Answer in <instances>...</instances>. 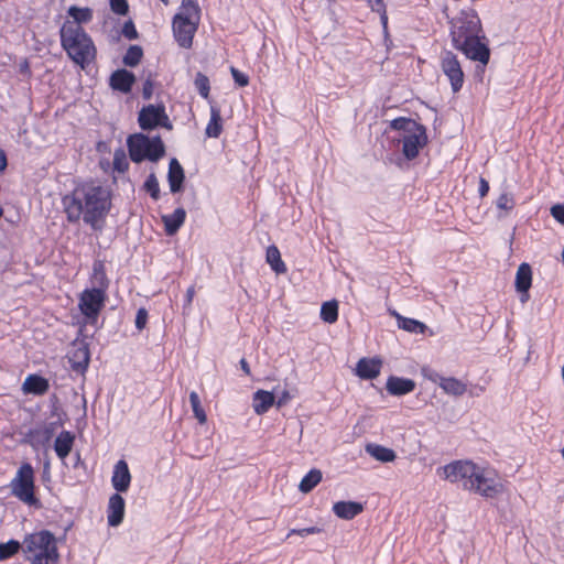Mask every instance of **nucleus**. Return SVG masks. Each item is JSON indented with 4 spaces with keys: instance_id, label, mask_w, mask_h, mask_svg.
Listing matches in <instances>:
<instances>
[{
    "instance_id": "obj_1",
    "label": "nucleus",
    "mask_w": 564,
    "mask_h": 564,
    "mask_svg": "<svg viewBox=\"0 0 564 564\" xmlns=\"http://www.w3.org/2000/svg\"><path fill=\"white\" fill-rule=\"evenodd\" d=\"M63 206L69 221L83 218L93 229H100L111 207L110 193L94 183L83 184L64 196Z\"/></svg>"
},
{
    "instance_id": "obj_2",
    "label": "nucleus",
    "mask_w": 564,
    "mask_h": 564,
    "mask_svg": "<svg viewBox=\"0 0 564 564\" xmlns=\"http://www.w3.org/2000/svg\"><path fill=\"white\" fill-rule=\"evenodd\" d=\"M440 478L459 482L462 487L486 498H495L505 491L497 474L470 460H455L437 469Z\"/></svg>"
},
{
    "instance_id": "obj_3",
    "label": "nucleus",
    "mask_w": 564,
    "mask_h": 564,
    "mask_svg": "<svg viewBox=\"0 0 564 564\" xmlns=\"http://www.w3.org/2000/svg\"><path fill=\"white\" fill-rule=\"evenodd\" d=\"M61 39L63 47L76 64L84 67L94 59V43L83 29H75L74 24L63 25Z\"/></svg>"
},
{
    "instance_id": "obj_4",
    "label": "nucleus",
    "mask_w": 564,
    "mask_h": 564,
    "mask_svg": "<svg viewBox=\"0 0 564 564\" xmlns=\"http://www.w3.org/2000/svg\"><path fill=\"white\" fill-rule=\"evenodd\" d=\"M199 20L200 9L196 0H182L180 11L173 19L174 36L182 47L192 46Z\"/></svg>"
},
{
    "instance_id": "obj_5",
    "label": "nucleus",
    "mask_w": 564,
    "mask_h": 564,
    "mask_svg": "<svg viewBox=\"0 0 564 564\" xmlns=\"http://www.w3.org/2000/svg\"><path fill=\"white\" fill-rule=\"evenodd\" d=\"M391 128L402 132V153L408 160L417 156L420 150L426 144L427 137L425 128L414 120L397 118L391 121Z\"/></svg>"
},
{
    "instance_id": "obj_6",
    "label": "nucleus",
    "mask_w": 564,
    "mask_h": 564,
    "mask_svg": "<svg viewBox=\"0 0 564 564\" xmlns=\"http://www.w3.org/2000/svg\"><path fill=\"white\" fill-rule=\"evenodd\" d=\"M128 148L130 158L135 163L143 160L158 161L165 152L159 137L149 138L141 133L129 137Z\"/></svg>"
},
{
    "instance_id": "obj_7",
    "label": "nucleus",
    "mask_w": 564,
    "mask_h": 564,
    "mask_svg": "<svg viewBox=\"0 0 564 564\" xmlns=\"http://www.w3.org/2000/svg\"><path fill=\"white\" fill-rule=\"evenodd\" d=\"M451 24L452 42L484 33L480 18L473 8L462 10Z\"/></svg>"
},
{
    "instance_id": "obj_8",
    "label": "nucleus",
    "mask_w": 564,
    "mask_h": 564,
    "mask_svg": "<svg viewBox=\"0 0 564 564\" xmlns=\"http://www.w3.org/2000/svg\"><path fill=\"white\" fill-rule=\"evenodd\" d=\"M10 486L13 496L30 506L35 505L34 470L31 464L25 463L18 469Z\"/></svg>"
},
{
    "instance_id": "obj_9",
    "label": "nucleus",
    "mask_w": 564,
    "mask_h": 564,
    "mask_svg": "<svg viewBox=\"0 0 564 564\" xmlns=\"http://www.w3.org/2000/svg\"><path fill=\"white\" fill-rule=\"evenodd\" d=\"M105 300L106 293L101 289H88L82 292L78 308L86 324H96Z\"/></svg>"
},
{
    "instance_id": "obj_10",
    "label": "nucleus",
    "mask_w": 564,
    "mask_h": 564,
    "mask_svg": "<svg viewBox=\"0 0 564 564\" xmlns=\"http://www.w3.org/2000/svg\"><path fill=\"white\" fill-rule=\"evenodd\" d=\"M421 373L426 380L436 383L447 395L460 398L467 392V383L456 377L442 376L426 367L422 368Z\"/></svg>"
},
{
    "instance_id": "obj_11",
    "label": "nucleus",
    "mask_w": 564,
    "mask_h": 564,
    "mask_svg": "<svg viewBox=\"0 0 564 564\" xmlns=\"http://www.w3.org/2000/svg\"><path fill=\"white\" fill-rule=\"evenodd\" d=\"M486 40L484 33L453 42L455 48L462 51L466 57L487 65L490 57V50L484 42Z\"/></svg>"
},
{
    "instance_id": "obj_12",
    "label": "nucleus",
    "mask_w": 564,
    "mask_h": 564,
    "mask_svg": "<svg viewBox=\"0 0 564 564\" xmlns=\"http://www.w3.org/2000/svg\"><path fill=\"white\" fill-rule=\"evenodd\" d=\"M441 69L447 77L452 90L457 93L460 90L464 84V72L457 56L451 52L445 51L441 54Z\"/></svg>"
},
{
    "instance_id": "obj_13",
    "label": "nucleus",
    "mask_w": 564,
    "mask_h": 564,
    "mask_svg": "<svg viewBox=\"0 0 564 564\" xmlns=\"http://www.w3.org/2000/svg\"><path fill=\"white\" fill-rule=\"evenodd\" d=\"M56 538L50 531L37 533V564H57Z\"/></svg>"
},
{
    "instance_id": "obj_14",
    "label": "nucleus",
    "mask_w": 564,
    "mask_h": 564,
    "mask_svg": "<svg viewBox=\"0 0 564 564\" xmlns=\"http://www.w3.org/2000/svg\"><path fill=\"white\" fill-rule=\"evenodd\" d=\"M139 122L142 129H152L156 126H162L171 129L169 118L165 115L163 107L150 105L143 108L139 115Z\"/></svg>"
},
{
    "instance_id": "obj_15",
    "label": "nucleus",
    "mask_w": 564,
    "mask_h": 564,
    "mask_svg": "<svg viewBox=\"0 0 564 564\" xmlns=\"http://www.w3.org/2000/svg\"><path fill=\"white\" fill-rule=\"evenodd\" d=\"M89 349L84 340H75L68 350V360L73 370L84 373L89 365Z\"/></svg>"
},
{
    "instance_id": "obj_16",
    "label": "nucleus",
    "mask_w": 564,
    "mask_h": 564,
    "mask_svg": "<svg viewBox=\"0 0 564 564\" xmlns=\"http://www.w3.org/2000/svg\"><path fill=\"white\" fill-rule=\"evenodd\" d=\"M124 499L118 494H112L109 497L107 506V521L110 527H118L122 523L124 518Z\"/></svg>"
},
{
    "instance_id": "obj_17",
    "label": "nucleus",
    "mask_w": 564,
    "mask_h": 564,
    "mask_svg": "<svg viewBox=\"0 0 564 564\" xmlns=\"http://www.w3.org/2000/svg\"><path fill=\"white\" fill-rule=\"evenodd\" d=\"M131 474L126 460L120 459L113 466L111 485L117 492H126L131 484Z\"/></svg>"
},
{
    "instance_id": "obj_18",
    "label": "nucleus",
    "mask_w": 564,
    "mask_h": 564,
    "mask_svg": "<svg viewBox=\"0 0 564 564\" xmlns=\"http://www.w3.org/2000/svg\"><path fill=\"white\" fill-rule=\"evenodd\" d=\"M532 283V270L528 263H521L516 274V289L521 293V302L525 303L529 299V289Z\"/></svg>"
},
{
    "instance_id": "obj_19",
    "label": "nucleus",
    "mask_w": 564,
    "mask_h": 564,
    "mask_svg": "<svg viewBox=\"0 0 564 564\" xmlns=\"http://www.w3.org/2000/svg\"><path fill=\"white\" fill-rule=\"evenodd\" d=\"M382 361L379 358H361L356 366V375L361 379H375L379 376Z\"/></svg>"
},
{
    "instance_id": "obj_20",
    "label": "nucleus",
    "mask_w": 564,
    "mask_h": 564,
    "mask_svg": "<svg viewBox=\"0 0 564 564\" xmlns=\"http://www.w3.org/2000/svg\"><path fill=\"white\" fill-rule=\"evenodd\" d=\"M386 388L392 395H403L414 390L415 382L411 379L392 376L388 379Z\"/></svg>"
},
{
    "instance_id": "obj_21",
    "label": "nucleus",
    "mask_w": 564,
    "mask_h": 564,
    "mask_svg": "<svg viewBox=\"0 0 564 564\" xmlns=\"http://www.w3.org/2000/svg\"><path fill=\"white\" fill-rule=\"evenodd\" d=\"M68 19L63 25L74 24L75 29H83L82 24L88 23L93 19V12L89 8L69 7Z\"/></svg>"
},
{
    "instance_id": "obj_22",
    "label": "nucleus",
    "mask_w": 564,
    "mask_h": 564,
    "mask_svg": "<svg viewBox=\"0 0 564 564\" xmlns=\"http://www.w3.org/2000/svg\"><path fill=\"white\" fill-rule=\"evenodd\" d=\"M274 395L270 391L258 390L252 397V408L258 415H262L269 411L274 404Z\"/></svg>"
},
{
    "instance_id": "obj_23",
    "label": "nucleus",
    "mask_w": 564,
    "mask_h": 564,
    "mask_svg": "<svg viewBox=\"0 0 564 564\" xmlns=\"http://www.w3.org/2000/svg\"><path fill=\"white\" fill-rule=\"evenodd\" d=\"M362 505L355 501H338L334 503V513L345 520H350L362 511Z\"/></svg>"
},
{
    "instance_id": "obj_24",
    "label": "nucleus",
    "mask_w": 564,
    "mask_h": 564,
    "mask_svg": "<svg viewBox=\"0 0 564 564\" xmlns=\"http://www.w3.org/2000/svg\"><path fill=\"white\" fill-rule=\"evenodd\" d=\"M134 83V76L132 73L126 69H119L115 72L110 77V85L113 89L122 93H128Z\"/></svg>"
},
{
    "instance_id": "obj_25",
    "label": "nucleus",
    "mask_w": 564,
    "mask_h": 564,
    "mask_svg": "<svg viewBox=\"0 0 564 564\" xmlns=\"http://www.w3.org/2000/svg\"><path fill=\"white\" fill-rule=\"evenodd\" d=\"M75 436L70 432L63 431L58 434L54 442V451L61 459H65L74 445Z\"/></svg>"
},
{
    "instance_id": "obj_26",
    "label": "nucleus",
    "mask_w": 564,
    "mask_h": 564,
    "mask_svg": "<svg viewBox=\"0 0 564 564\" xmlns=\"http://www.w3.org/2000/svg\"><path fill=\"white\" fill-rule=\"evenodd\" d=\"M167 178L171 192H180L184 181V171L176 159H172L170 161Z\"/></svg>"
},
{
    "instance_id": "obj_27",
    "label": "nucleus",
    "mask_w": 564,
    "mask_h": 564,
    "mask_svg": "<svg viewBox=\"0 0 564 564\" xmlns=\"http://www.w3.org/2000/svg\"><path fill=\"white\" fill-rule=\"evenodd\" d=\"M365 449L367 454L381 463H391L397 458V454L392 448L379 444H367Z\"/></svg>"
},
{
    "instance_id": "obj_28",
    "label": "nucleus",
    "mask_w": 564,
    "mask_h": 564,
    "mask_svg": "<svg viewBox=\"0 0 564 564\" xmlns=\"http://www.w3.org/2000/svg\"><path fill=\"white\" fill-rule=\"evenodd\" d=\"M186 212L184 208H176L171 215L162 217L165 230L169 235H174L184 224Z\"/></svg>"
},
{
    "instance_id": "obj_29",
    "label": "nucleus",
    "mask_w": 564,
    "mask_h": 564,
    "mask_svg": "<svg viewBox=\"0 0 564 564\" xmlns=\"http://www.w3.org/2000/svg\"><path fill=\"white\" fill-rule=\"evenodd\" d=\"M223 131V119L220 109L216 106L210 107V120L206 127L205 133L208 138H218Z\"/></svg>"
},
{
    "instance_id": "obj_30",
    "label": "nucleus",
    "mask_w": 564,
    "mask_h": 564,
    "mask_svg": "<svg viewBox=\"0 0 564 564\" xmlns=\"http://www.w3.org/2000/svg\"><path fill=\"white\" fill-rule=\"evenodd\" d=\"M265 260L276 274H282L286 272V265L281 259V253L275 246L268 247Z\"/></svg>"
},
{
    "instance_id": "obj_31",
    "label": "nucleus",
    "mask_w": 564,
    "mask_h": 564,
    "mask_svg": "<svg viewBox=\"0 0 564 564\" xmlns=\"http://www.w3.org/2000/svg\"><path fill=\"white\" fill-rule=\"evenodd\" d=\"M392 315L397 318L398 326L409 333L423 334L426 328V326L420 321L404 317L397 312H392Z\"/></svg>"
},
{
    "instance_id": "obj_32",
    "label": "nucleus",
    "mask_w": 564,
    "mask_h": 564,
    "mask_svg": "<svg viewBox=\"0 0 564 564\" xmlns=\"http://www.w3.org/2000/svg\"><path fill=\"white\" fill-rule=\"evenodd\" d=\"M322 480V473L318 469H312L307 475L301 480L299 485L300 491L303 494L310 492L315 486L319 484Z\"/></svg>"
},
{
    "instance_id": "obj_33",
    "label": "nucleus",
    "mask_w": 564,
    "mask_h": 564,
    "mask_svg": "<svg viewBox=\"0 0 564 564\" xmlns=\"http://www.w3.org/2000/svg\"><path fill=\"white\" fill-rule=\"evenodd\" d=\"M321 318L328 324H333L338 318V303L337 301H328L322 304Z\"/></svg>"
},
{
    "instance_id": "obj_34",
    "label": "nucleus",
    "mask_w": 564,
    "mask_h": 564,
    "mask_svg": "<svg viewBox=\"0 0 564 564\" xmlns=\"http://www.w3.org/2000/svg\"><path fill=\"white\" fill-rule=\"evenodd\" d=\"M93 283L96 285L94 289H101L104 292L108 286V279L105 272V265L101 261H96L93 268Z\"/></svg>"
},
{
    "instance_id": "obj_35",
    "label": "nucleus",
    "mask_w": 564,
    "mask_h": 564,
    "mask_svg": "<svg viewBox=\"0 0 564 564\" xmlns=\"http://www.w3.org/2000/svg\"><path fill=\"white\" fill-rule=\"evenodd\" d=\"M189 402H191V406H192L194 416L197 419V421L200 424H205L207 422V415L200 404V400H199L197 392L192 391L189 393Z\"/></svg>"
},
{
    "instance_id": "obj_36",
    "label": "nucleus",
    "mask_w": 564,
    "mask_h": 564,
    "mask_svg": "<svg viewBox=\"0 0 564 564\" xmlns=\"http://www.w3.org/2000/svg\"><path fill=\"white\" fill-rule=\"evenodd\" d=\"M52 402V414H51V421L48 423V430L47 433L52 434L55 429L59 427L63 423L62 413L59 411V406L57 404V399L53 397L51 399Z\"/></svg>"
},
{
    "instance_id": "obj_37",
    "label": "nucleus",
    "mask_w": 564,
    "mask_h": 564,
    "mask_svg": "<svg viewBox=\"0 0 564 564\" xmlns=\"http://www.w3.org/2000/svg\"><path fill=\"white\" fill-rule=\"evenodd\" d=\"M22 550L26 554V560L30 564H35V533L26 535Z\"/></svg>"
},
{
    "instance_id": "obj_38",
    "label": "nucleus",
    "mask_w": 564,
    "mask_h": 564,
    "mask_svg": "<svg viewBox=\"0 0 564 564\" xmlns=\"http://www.w3.org/2000/svg\"><path fill=\"white\" fill-rule=\"evenodd\" d=\"M20 547V543L15 540H10L7 543H0V561L10 558L19 551Z\"/></svg>"
},
{
    "instance_id": "obj_39",
    "label": "nucleus",
    "mask_w": 564,
    "mask_h": 564,
    "mask_svg": "<svg viewBox=\"0 0 564 564\" xmlns=\"http://www.w3.org/2000/svg\"><path fill=\"white\" fill-rule=\"evenodd\" d=\"M142 57V50L140 46L133 45L130 46L127 51L123 63L128 66H135Z\"/></svg>"
},
{
    "instance_id": "obj_40",
    "label": "nucleus",
    "mask_w": 564,
    "mask_h": 564,
    "mask_svg": "<svg viewBox=\"0 0 564 564\" xmlns=\"http://www.w3.org/2000/svg\"><path fill=\"white\" fill-rule=\"evenodd\" d=\"M128 166L126 152L122 149L116 150L113 153V169L119 173H123L128 170Z\"/></svg>"
},
{
    "instance_id": "obj_41",
    "label": "nucleus",
    "mask_w": 564,
    "mask_h": 564,
    "mask_svg": "<svg viewBox=\"0 0 564 564\" xmlns=\"http://www.w3.org/2000/svg\"><path fill=\"white\" fill-rule=\"evenodd\" d=\"M514 198L510 193H502L497 199V208L508 214L514 207Z\"/></svg>"
},
{
    "instance_id": "obj_42",
    "label": "nucleus",
    "mask_w": 564,
    "mask_h": 564,
    "mask_svg": "<svg viewBox=\"0 0 564 564\" xmlns=\"http://www.w3.org/2000/svg\"><path fill=\"white\" fill-rule=\"evenodd\" d=\"M195 87L203 98H208L210 87L207 76L202 73H197L195 78Z\"/></svg>"
},
{
    "instance_id": "obj_43",
    "label": "nucleus",
    "mask_w": 564,
    "mask_h": 564,
    "mask_svg": "<svg viewBox=\"0 0 564 564\" xmlns=\"http://www.w3.org/2000/svg\"><path fill=\"white\" fill-rule=\"evenodd\" d=\"M368 4L372 11H376L380 14L381 23L386 28L388 23V17L383 0H368Z\"/></svg>"
},
{
    "instance_id": "obj_44",
    "label": "nucleus",
    "mask_w": 564,
    "mask_h": 564,
    "mask_svg": "<svg viewBox=\"0 0 564 564\" xmlns=\"http://www.w3.org/2000/svg\"><path fill=\"white\" fill-rule=\"evenodd\" d=\"M145 188L147 191L150 193V195L154 198V199H158L159 196H160V187H159V182L156 180V177L151 174L148 180L145 181Z\"/></svg>"
},
{
    "instance_id": "obj_45",
    "label": "nucleus",
    "mask_w": 564,
    "mask_h": 564,
    "mask_svg": "<svg viewBox=\"0 0 564 564\" xmlns=\"http://www.w3.org/2000/svg\"><path fill=\"white\" fill-rule=\"evenodd\" d=\"M322 529L318 527H310V528H303V529H292L288 536H291L292 534H297L302 538L307 536L310 534H317L321 533Z\"/></svg>"
},
{
    "instance_id": "obj_46",
    "label": "nucleus",
    "mask_w": 564,
    "mask_h": 564,
    "mask_svg": "<svg viewBox=\"0 0 564 564\" xmlns=\"http://www.w3.org/2000/svg\"><path fill=\"white\" fill-rule=\"evenodd\" d=\"M148 322V312L145 308H139L135 316V327L142 330Z\"/></svg>"
},
{
    "instance_id": "obj_47",
    "label": "nucleus",
    "mask_w": 564,
    "mask_h": 564,
    "mask_svg": "<svg viewBox=\"0 0 564 564\" xmlns=\"http://www.w3.org/2000/svg\"><path fill=\"white\" fill-rule=\"evenodd\" d=\"M110 6L113 12L118 14H126L128 4L126 0H110Z\"/></svg>"
},
{
    "instance_id": "obj_48",
    "label": "nucleus",
    "mask_w": 564,
    "mask_h": 564,
    "mask_svg": "<svg viewBox=\"0 0 564 564\" xmlns=\"http://www.w3.org/2000/svg\"><path fill=\"white\" fill-rule=\"evenodd\" d=\"M230 72H231V75H232V77H234L235 82H236L239 86L243 87V86H247V85H248V83H249V78H248V76H247L246 74H243V73L239 72V70H238L237 68H235V67H231V68H230Z\"/></svg>"
},
{
    "instance_id": "obj_49",
    "label": "nucleus",
    "mask_w": 564,
    "mask_h": 564,
    "mask_svg": "<svg viewBox=\"0 0 564 564\" xmlns=\"http://www.w3.org/2000/svg\"><path fill=\"white\" fill-rule=\"evenodd\" d=\"M551 215L562 225H564V205L556 204L551 207Z\"/></svg>"
},
{
    "instance_id": "obj_50",
    "label": "nucleus",
    "mask_w": 564,
    "mask_h": 564,
    "mask_svg": "<svg viewBox=\"0 0 564 564\" xmlns=\"http://www.w3.org/2000/svg\"><path fill=\"white\" fill-rule=\"evenodd\" d=\"M23 390L25 393H34L35 394V373H30L24 383Z\"/></svg>"
},
{
    "instance_id": "obj_51",
    "label": "nucleus",
    "mask_w": 564,
    "mask_h": 564,
    "mask_svg": "<svg viewBox=\"0 0 564 564\" xmlns=\"http://www.w3.org/2000/svg\"><path fill=\"white\" fill-rule=\"evenodd\" d=\"M142 94L145 99H150L153 94V83L150 75L144 82Z\"/></svg>"
},
{
    "instance_id": "obj_52",
    "label": "nucleus",
    "mask_w": 564,
    "mask_h": 564,
    "mask_svg": "<svg viewBox=\"0 0 564 564\" xmlns=\"http://www.w3.org/2000/svg\"><path fill=\"white\" fill-rule=\"evenodd\" d=\"M48 389V382L47 380L41 378V377H37V394H43L47 391Z\"/></svg>"
},
{
    "instance_id": "obj_53",
    "label": "nucleus",
    "mask_w": 564,
    "mask_h": 564,
    "mask_svg": "<svg viewBox=\"0 0 564 564\" xmlns=\"http://www.w3.org/2000/svg\"><path fill=\"white\" fill-rule=\"evenodd\" d=\"M489 191V183L485 178H480L479 181V194L481 197H485Z\"/></svg>"
},
{
    "instance_id": "obj_54",
    "label": "nucleus",
    "mask_w": 564,
    "mask_h": 564,
    "mask_svg": "<svg viewBox=\"0 0 564 564\" xmlns=\"http://www.w3.org/2000/svg\"><path fill=\"white\" fill-rule=\"evenodd\" d=\"M123 34H124L127 37H129V39H133V37H135L137 32H135V30H134V28H133V25H132V24H128V23H127V24L124 25V28H123Z\"/></svg>"
},
{
    "instance_id": "obj_55",
    "label": "nucleus",
    "mask_w": 564,
    "mask_h": 564,
    "mask_svg": "<svg viewBox=\"0 0 564 564\" xmlns=\"http://www.w3.org/2000/svg\"><path fill=\"white\" fill-rule=\"evenodd\" d=\"M290 399H291V395H290L289 391H283L276 402V405L280 408V406L284 405Z\"/></svg>"
},
{
    "instance_id": "obj_56",
    "label": "nucleus",
    "mask_w": 564,
    "mask_h": 564,
    "mask_svg": "<svg viewBox=\"0 0 564 564\" xmlns=\"http://www.w3.org/2000/svg\"><path fill=\"white\" fill-rule=\"evenodd\" d=\"M7 165H8V160H7L6 152L3 150H0V173H2L7 169Z\"/></svg>"
},
{
    "instance_id": "obj_57",
    "label": "nucleus",
    "mask_w": 564,
    "mask_h": 564,
    "mask_svg": "<svg viewBox=\"0 0 564 564\" xmlns=\"http://www.w3.org/2000/svg\"><path fill=\"white\" fill-rule=\"evenodd\" d=\"M195 295V289L194 286H189L186 291V306H189L193 302Z\"/></svg>"
},
{
    "instance_id": "obj_58",
    "label": "nucleus",
    "mask_w": 564,
    "mask_h": 564,
    "mask_svg": "<svg viewBox=\"0 0 564 564\" xmlns=\"http://www.w3.org/2000/svg\"><path fill=\"white\" fill-rule=\"evenodd\" d=\"M25 442L29 443L32 447H35V438L33 436L32 430L25 435Z\"/></svg>"
},
{
    "instance_id": "obj_59",
    "label": "nucleus",
    "mask_w": 564,
    "mask_h": 564,
    "mask_svg": "<svg viewBox=\"0 0 564 564\" xmlns=\"http://www.w3.org/2000/svg\"><path fill=\"white\" fill-rule=\"evenodd\" d=\"M240 366H241L242 371H243L246 375H250V368H249V365H248V362L246 361V359H241V360H240Z\"/></svg>"
},
{
    "instance_id": "obj_60",
    "label": "nucleus",
    "mask_w": 564,
    "mask_h": 564,
    "mask_svg": "<svg viewBox=\"0 0 564 564\" xmlns=\"http://www.w3.org/2000/svg\"><path fill=\"white\" fill-rule=\"evenodd\" d=\"M162 2H164L165 4H167L169 0H161Z\"/></svg>"
},
{
    "instance_id": "obj_61",
    "label": "nucleus",
    "mask_w": 564,
    "mask_h": 564,
    "mask_svg": "<svg viewBox=\"0 0 564 564\" xmlns=\"http://www.w3.org/2000/svg\"><path fill=\"white\" fill-rule=\"evenodd\" d=\"M562 456H563V458H564V447L562 448Z\"/></svg>"
}]
</instances>
